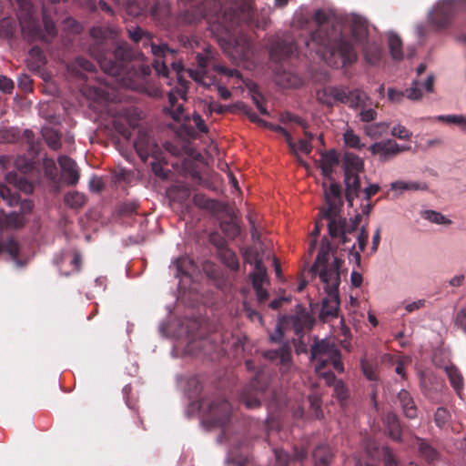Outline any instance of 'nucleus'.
<instances>
[{
  "instance_id": "obj_1",
  "label": "nucleus",
  "mask_w": 466,
  "mask_h": 466,
  "mask_svg": "<svg viewBox=\"0 0 466 466\" xmlns=\"http://www.w3.org/2000/svg\"><path fill=\"white\" fill-rule=\"evenodd\" d=\"M317 30L305 46L329 66L353 63L357 58L355 44H363L368 35L367 20L356 14L344 21L329 9H319L314 15Z\"/></svg>"
},
{
  "instance_id": "obj_2",
  "label": "nucleus",
  "mask_w": 466,
  "mask_h": 466,
  "mask_svg": "<svg viewBox=\"0 0 466 466\" xmlns=\"http://www.w3.org/2000/svg\"><path fill=\"white\" fill-rule=\"evenodd\" d=\"M220 4L216 1H208L198 6L196 10L187 12L184 21L188 24L197 23L201 18H206L210 31L218 36L228 34L230 27L236 22H254L258 27H264L268 24V13L261 19L253 10L249 0H246L238 8V11L225 12L220 15Z\"/></svg>"
},
{
  "instance_id": "obj_3",
  "label": "nucleus",
  "mask_w": 466,
  "mask_h": 466,
  "mask_svg": "<svg viewBox=\"0 0 466 466\" xmlns=\"http://www.w3.org/2000/svg\"><path fill=\"white\" fill-rule=\"evenodd\" d=\"M91 55L95 56L101 69L109 76L114 78L111 85L138 90L143 85L144 78L149 74V67H142L136 70L137 63L130 66L128 62L131 58V51L127 43L119 44L113 55L100 53L92 48Z\"/></svg>"
},
{
  "instance_id": "obj_4",
  "label": "nucleus",
  "mask_w": 466,
  "mask_h": 466,
  "mask_svg": "<svg viewBox=\"0 0 466 466\" xmlns=\"http://www.w3.org/2000/svg\"><path fill=\"white\" fill-rule=\"evenodd\" d=\"M330 251V242L328 239H322L321 248L311 268L313 274L318 275L324 284V289L327 293L326 298L323 299L319 314L323 320L337 317L339 309V259Z\"/></svg>"
},
{
  "instance_id": "obj_5",
  "label": "nucleus",
  "mask_w": 466,
  "mask_h": 466,
  "mask_svg": "<svg viewBox=\"0 0 466 466\" xmlns=\"http://www.w3.org/2000/svg\"><path fill=\"white\" fill-rule=\"evenodd\" d=\"M325 206L320 208L319 215L321 218L329 220V232L333 238L339 237L341 243L348 241L347 233L356 230L361 215L358 214L346 224V220L339 215L342 199L339 186L335 182H330L328 187L324 188Z\"/></svg>"
},
{
  "instance_id": "obj_6",
  "label": "nucleus",
  "mask_w": 466,
  "mask_h": 466,
  "mask_svg": "<svg viewBox=\"0 0 466 466\" xmlns=\"http://www.w3.org/2000/svg\"><path fill=\"white\" fill-rule=\"evenodd\" d=\"M150 49L155 56V60L152 64L154 69L156 70L158 76H162L165 78L166 84L167 86H171V75H175L177 79V86L168 91V101L173 105L174 100L177 96H181L182 99H185L187 90V82L184 80L181 76V72L183 71V66L180 62H171V70H169L167 66V55L173 54V50L169 49L166 44H151Z\"/></svg>"
},
{
  "instance_id": "obj_7",
  "label": "nucleus",
  "mask_w": 466,
  "mask_h": 466,
  "mask_svg": "<svg viewBox=\"0 0 466 466\" xmlns=\"http://www.w3.org/2000/svg\"><path fill=\"white\" fill-rule=\"evenodd\" d=\"M18 5L17 18L25 37L28 40L46 39L56 34L54 22L44 15L45 31L40 28L35 19V10L29 0H15Z\"/></svg>"
},
{
  "instance_id": "obj_8",
  "label": "nucleus",
  "mask_w": 466,
  "mask_h": 466,
  "mask_svg": "<svg viewBox=\"0 0 466 466\" xmlns=\"http://www.w3.org/2000/svg\"><path fill=\"white\" fill-rule=\"evenodd\" d=\"M311 359L316 362L317 374L322 377L327 384L334 380V374L330 371H322L323 368L331 364L338 372L344 370L343 363L340 360V352L329 339H322L312 347Z\"/></svg>"
},
{
  "instance_id": "obj_9",
  "label": "nucleus",
  "mask_w": 466,
  "mask_h": 466,
  "mask_svg": "<svg viewBox=\"0 0 466 466\" xmlns=\"http://www.w3.org/2000/svg\"><path fill=\"white\" fill-rule=\"evenodd\" d=\"M317 99L323 105L331 106L336 103L347 104L350 106H363L368 100V95L360 89L325 86L317 91Z\"/></svg>"
},
{
  "instance_id": "obj_10",
  "label": "nucleus",
  "mask_w": 466,
  "mask_h": 466,
  "mask_svg": "<svg viewBox=\"0 0 466 466\" xmlns=\"http://www.w3.org/2000/svg\"><path fill=\"white\" fill-rule=\"evenodd\" d=\"M198 407L201 423L208 428L223 426L228 420L231 413L230 404L222 399L203 400Z\"/></svg>"
},
{
  "instance_id": "obj_11",
  "label": "nucleus",
  "mask_w": 466,
  "mask_h": 466,
  "mask_svg": "<svg viewBox=\"0 0 466 466\" xmlns=\"http://www.w3.org/2000/svg\"><path fill=\"white\" fill-rule=\"evenodd\" d=\"M466 10V0H442L429 14V21L438 29L448 26L459 10Z\"/></svg>"
},
{
  "instance_id": "obj_12",
  "label": "nucleus",
  "mask_w": 466,
  "mask_h": 466,
  "mask_svg": "<svg viewBox=\"0 0 466 466\" xmlns=\"http://www.w3.org/2000/svg\"><path fill=\"white\" fill-rule=\"evenodd\" d=\"M175 269V276L179 279L178 285L182 289H186L187 279L190 280L197 271V267L193 260L188 257H182L172 262L170 267Z\"/></svg>"
},
{
  "instance_id": "obj_13",
  "label": "nucleus",
  "mask_w": 466,
  "mask_h": 466,
  "mask_svg": "<svg viewBox=\"0 0 466 466\" xmlns=\"http://www.w3.org/2000/svg\"><path fill=\"white\" fill-rule=\"evenodd\" d=\"M245 259L249 264L254 265V271L250 274L252 286L258 287L268 280L267 269L262 265V258L253 248L248 249L244 253Z\"/></svg>"
},
{
  "instance_id": "obj_14",
  "label": "nucleus",
  "mask_w": 466,
  "mask_h": 466,
  "mask_svg": "<svg viewBox=\"0 0 466 466\" xmlns=\"http://www.w3.org/2000/svg\"><path fill=\"white\" fill-rule=\"evenodd\" d=\"M425 70V64H420L417 67V78L412 81L410 87V100H419L422 96V88L427 92L433 91L434 76L432 75H429L424 81L420 79V76L424 74Z\"/></svg>"
},
{
  "instance_id": "obj_15",
  "label": "nucleus",
  "mask_w": 466,
  "mask_h": 466,
  "mask_svg": "<svg viewBox=\"0 0 466 466\" xmlns=\"http://www.w3.org/2000/svg\"><path fill=\"white\" fill-rule=\"evenodd\" d=\"M212 57L213 55L211 50L209 48L205 49L203 53H198L197 55L198 69H188L189 76L196 82H198L205 86H209L211 84V80L209 78L207 80L208 77L206 76V67L208 66Z\"/></svg>"
},
{
  "instance_id": "obj_16",
  "label": "nucleus",
  "mask_w": 466,
  "mask_h": 466,
  "mask_svg": "<svg viewBox=\"0 0 466 466\" xmlns=\"http://www.w3.org/2000/svg\"><path fill=\"white\" fill-rule=\"evenodd\" d=\"M275 130L279 132L286 138L287 143L295 155H299L300 153L309 154L311 151L312 146L310 141L313 138V135L308 130H305L304 132L305 138L300 139L298 143L293 142L290 134L285 128L278 126L275 127Z\"/></svg>"
},
{
  "instance_id": "obj_17",
  "label": "nucleus",
  "mask_w": 466,
  "mask_h": 466,
  "mask_svg": "<svg viewBox=\"0 0 466 466\" xmlns=\"http://www.w3.org/2000/svg\"><path fill=\"white\" fill-rule=\"evenodd\" d=\"M264 357L275 361L280 366V370L286 372L290 368V347L288 343L283 344L279 350H270L264 352Z\"/></svg>"
},
{
  "instance_id": "obj_18",
  "label": "nucleus",
  "mask_w": 466,
  "mask_h": 466,
  "mask_svg": "<svg viewBox=\"0 0 466 466\" xmlns=\"http://www.w3.org/2000/svg\"><path fill=\"white\" fill-rule=\"evenodd\" d=\"M297 50V44H293L289 37L277 39L269 47V56L272 60H280L284 56L292 55Z\"/></svg>"
},
{
  "instance_id": "obj_19",
  "label": "nucleus",
  "mask_w": 466,
  "mask_h": 466,
  "mask_svg": "<svg viewBox=\"0 0 466 466\" xmlns=\"http://www.w3.org/2000/svg\"><path fill=\"white\" fill-rule=\"evenodd\" d=\"M58 163L66 182L69 185H75L77 183L79 179V173L76 162L66 156H61L58 158Z\"/></svg>"
},
{
  "instance_id": "obj_20",
  "label": "nucleus",
  "mask_w": 466,
  "mask_h": 466,
  "mask_svg": "<svg viewBox=\"0 0 466 466\" xmlns=\"http://www.w3.org/2000/svg\"><path fill=\"white\" fill-rule=\"evenodd\" d=\"M402 149L392 140L378 142L370 146V151L374 155L380 156V159L387 160L396 155Z\"/></svg>"
},
{
  "instance_id": "obj_21",
  "label": "nucleus",
  "mask_w": 466,
  "mask_h": 466,
  "mask_svg": "<svg viewBox=\"0 0 466 466\" xmlns=\"http://www.w3.org/2000/svg\"><path fill=\"white\" fill-rule=\"evenodd\" d=\"M444 370L448 376V379L451 382V387L454 389L457 395L461 399H462L464 382H463V377H462L461 372L453 364L445 366Z\"/></svg>"
},
{
  "instance_id": "obj_22",
  "label": "nucleus",
  "mask_w": 466,
  "mask_h": 466,
  "mask_svg": "<svg viewBox=\"0 0 466 466\" xmlns=\"http://www.w3.org/2000/svg\"><path fill=\"white\" fill-rule=\"evenodd\" d=\"M252 49V43L243 35L235 40L231 56L240 61H245L249 58Z\"/></svg>"
},
{
  "instance_id": "obj_23",
  "label": "nucleus",
  "mask_w": 466,
  "mask_h": 466,
  "mask_svg": "<svg viewBox=\"0 0 466 466\" xmlns=\"http://www.w3.org/2000/svg\"><path fill=\"white\" fill-rule=\"evenodd\" d=\"M346 196L350 206L360 188L359 174L345 175Z\"/></svg>"
},
{
  "instance_id": "obj_24",
  "label": "nucleus",
  "mask_w": 466,
  "mask_h": 466,
  "mask_svg": "<svg viewBox=\"0 0 466 466\" xmlns=\"http://www.w3.org/2000/svg\"><path fill=\"white\" fill-rule=\"evenodd\" d=\"M276 82L284 88L299 87L302 85V79L298 75L288 71L278 74Z\"/></svg>"
},
{
  "instance_id": "obj_25",
  "label": "nucleus",
  "mask_w": 466,
  "mask_h": 466,
  "mask_svg": "<svg viewBox=\"0 0 466 466\" xmlns=\"http://www.w3.org/2000/svg\"><path fill=\"white\" fill-rule=\"evenodd\" d=\"M344 169L345 175L360 174L363 169V161L360 157L347 153L344 157Z\"/></svg>"
},
{
  "instance_id": "obj_26",
  "label": "nucleus",
  "mask_w": 466,
  "mask_h": 466,
  "mask_svg": "<svg viewBox=\"0 0 466 466\" xmlns=\"http://www.w3.org/2000/svg\"><path fill=\"white\" fill-rule=\"evenodd\" d=\"M338 164V157L335 151H329L321 154L319 165L322 174L326 177H330L333 167Z\"/></svg>"
},
{
  "instance_id": "obj_27",
  "label": "nucleus",
  "mask_w": 466,
  "mask_h": 466,
  "mask_svg": "<svg viewBox=\"0 0 466 466\" xmlns=\"http://www.w3.org/2000/svg\"><path fill=\"white\" fill-rule=\"evenodd\" d=\"M414 445L417 446L420 455L427 461L431 462L438 459L439 452L424 440L414 437Z\"/></svg>"
},
{
  "instance_id": "obj_28",
  "label": "nucleus",
  "mask_w": 466,
  "mask_h": 466,
  "mask_svg": "<svg viewBox=\"0 0 466 466\" xmlns=\"http://www.w3.org/2000/svg\"><path fill=\"white\" fill-rule=\"evenodd\" d=\"M5 181L25 193H31L33 191L32 184L25 178L18 176L16 172H8L5 175Z\"/></svg>"
},
{
  "instance_id": "obj_29",
  "label": "nucleus",
  "mask_w": 466,
  "mask_h": 466,
  "mask_svg": "<svg viewBox=\"0 0 466 466\" xmlns=\"http://www.w3.org/2000/svg\"><path fill=\"white\" fill-rule=\"evenodd\" d=\"M316 466H328L331 462L332 453L328 446H319L313 452Z\"/></svg>"
},
{
  "instance_id": "obj_30",
  "label": "nucleus",
  "mask_w": 466,
  "mask_h": 466,
  "mask_svg": "<svg viewBox=\"0 0 466 466\" xmlns=\"http://www.w3.org/2000/svg\"><path fill=\"white\" fill-rule=\"evenodd\" d=\"M451 415L450 411L444 407H439L433 415V421L435 425L441 430H446L450 426Z\"/></svg>"
},
{
  "instance_id": "obj_31",
  "label": "nucleus",
  "mask_w": 466,
  "mask_h": 466,
  "mask_svg": "<svg viewBox=\"0 0 466 466\" xmlns=\"http://www.w3.org/2000/svg\"><path fill=\"white\" fill-rule=\"evenodd\" d=\"M385 424L389 435L395 441H400L401 436L400 427L395 414L389 413L385 417Z\"/></svg>"
},
{
  "instance_id": "obj_32",
  "label": "nucleus",
  "mask_w": 466,
  "mask_h": 466,
  "mask_svg": "<svg viewBox=\"0 0 466 466\" xmlns=\"http://www.w3.org/2000/svg\"><path fill=\"white\" fill-rule=\"evenodd\" d=\"M388 42L390 54L395 60H400L403 57V53L401 50V41L400 37L393 33H390L388 35Z\"/></svg>"
},
{
  "instance_id": "obj_33",
  "label": "nucleus",
  "mask_w": 466,
  "mask_h": 466,
  "mask_svg": "<svg viewBox=\"0 0 466 466\" xmlns=\"http://www.w3.org/2000/svg\"><path fill=\"white\" fill-rule=\"evenodd\" d=\"M91 36L96 40H108V39H114L116 32L109 27H93L90 31Z\"/></svg>"
},
{
  "instance_id": "obj_34",
  "label": "nucleus",
  "mask_w": 466,
  "mask_h": 466,
  "mask_svg": "<svg viewBox=\"0 0 466 466\" xmlns=\"http://www.w3.org/2000/svg\"><path fill=\"white\" fill-rule=\"evenodd\" d=\"M151 14L158 19L167 16L169 15L167 0H156L155 5L151 8Z\"/></svg>"
},
{
  "instance_id": "obj_35",
  "label": "nucleus",
  "mask_w": 466,
  "mask_h": 466,
  "mask_svg": "<svg viewBox=\"0 0 466 466\" xmlns=\"http://www.w3.org/2000/svg\"><path fill=\"white\" fill-rule=\"evenodd\" d=\"M220 227L228 238H233L240 233V228L233 218L227 222H221Z\"/></svg>"
},
{
  "instance_id": "obj_36",
  "label": "nucleus",
  "mask_w": 466,
  "mask_h": 466,
  "mask_svg": "<svg viewBox=\"0 0 466 466\" xmlns=\"http://www.w3.org/2000/svg\"><path fill=\"white\" fill-rule=\"evenodd\" d=\"M437 119L441 122H445L447 124H455L457 126L461 127L463 131H466V118L461 115H447V116H439Z\"/></svg>"
},
{
  "instance_id": "obj_37",
  "label": "nucleus",
  "mask_w": 466,
  "mask_h": 466,
  "mask_svg": "<svg viewBox=\"0 0 466 466\" xmlns=\"http://www.w3.org/2000/svg\"><path fill=\"white\" fill-rule=\"evenodd\" d=\"M65 202L67 206L76 208L85 203V196L79 192H70L65 196Z\"/></svg>"
},
{
  "instance_id": "obj_38",
  "label": "nucleus",
  "mask_w": 466,
  "mask_h": 466,
  "mask_svg": "<svg viewBox=\"0 0 466 466\" xmlns=\"http://www.w3.org/2000/svg\"><path fill=\"white\" fill-rule=\"evenodd\" d=\"M345 144L352 148H361L364 145L360 143V137L352 129H347L344 134Z\"/></svg>"
},
{
  "instance_id": "obj_39",
  "label": "nucleus",
  "mask_w": 466,
  "mask_h": 466,
  "mask_svg": "<svg viewBox=\"0 0 466 466\" xmlns=\"http://www.w3.org/2000/svg\"><path fill=\"white\" fill-rule=\"evenodd\" d=\"M178 98H182L181 96H177L175 100L173 105L169 102V106H167L165 108V111L171 116V117L176 121H180L183 118H185L184 116V109L181 106H176V103Z\"/></svg>"
},
{
  "instance_id": "obj_40",
  "label": "nucleus",
  "mask_w": 466,
  "mask_h": 466,
  "mask_svg": "<svg viewBox=\"0 0 466 466\" xmlns=\"http://www.w3.org/2000/svg\"><path fill=\"white\" fill-rule=\"evenodd\" d=\"M364 52L365 58L368 63L370 65H376L379 62L380 57V48L378 46L373 45L371 46H366L364 48Z\"/></svg>"
},
{
  "instance_id": "obj_41",
  "label": "nucleus",
  "mask_w": 466,
  "mask_h": 466,
  "mask_svg": "<svg viewBox=\"0 0 466 466\" xmlns=\"http://www.w3.org/2000/svg\"><path fill=\"white\" fill-rule=\"evenodd\" d=\"M423 218L436 224H450L451 220L446 218L441 213L434 210H425L422 214Z\"/></svg>"
},
{
  "instance_id": "obj_42",
  "label": "nucleus",
  "mask_w": 466,
  "mask_h": 466,
  "mask_svg": "<svg viewBox=\"0 0 466 466\" xmlns=\"http://www.w3.org/2000/svg\"><path fill=\"white\" fill-rule=\"evenodd\" d=\"M43 137H44L45 140L46 141L47 145L51 148H53V149L59 148L60 141H59V137L56 132H55L49 128H45L43 130Z\"/></svg>"
},
{
  "instance_id": "obj_43",
  "label": "nucleus",
  "mask_w": 466,
  "mask_h": 466,
  "mask_svg": "<svg viewBox=\"0 0 466 466\" xmlns=\"http://www.w3.org/2000/svg\"><path fill=\"white\" fill-rule=\"evenodd\" d=\"M0 198L6 201V204L10 207L18 203V195L15 193L12 194L9 188L3 184H0Z\"/></svg>"
},
{
  "instance_id": "obj_44",
  "label": "nucleus",
  "mask_w": 466,
  "mask_h": 466,
  "mask_svg": "<svg viewBox=\"0 0 466 466\" xmlns=\"http://www.w3.org/2000/svg\"><path fill=\"white\" fill-rule=\"evenodd\" d=\"M15 28L16 24L12 18H4L0 21V33L5 36H11Z\"/></svg>"
},
{
  "instance_id": "obj_45",
  "label": "nucleus",
  "mask_w": 466,
  "mask_h": 466,
  "mask_svg": "<svg viewBox=\"0 0 466 466\" xmlns=\"http://www.w3.org/2000/svg\"><path fill=\"white\" fill-rule=\"evenodd\" d=\"M222 259L224 263L233 270H237L238 268V261L236 258V255L230 250H224L221 254Z\"/></svg>"
},
{
  "instance_id": "obj_46",
  "label": "nucleus",
  "mask_w": 466,
  "mask_h": 466,
  "mask_svg": "<svg viewBox=\"0 0 466 466\" xmlns=\"http://www.w3.org/2000/svg\"><path fill=\"white\" fill-rule=\"evenodd\" d=\"M5 222L8 226L19 228L24 224V216L16 211L11 212L5 217Z\"/></svg>"
},
{
  "instance_id": "obj_47",
  "label": "nucleus",
  "mask_w": 466,
  "mask_h": 466,
  "mask_svg": "<svg viewBox=\"0 0 466 466\" xmlns=\"http://www.w3.org/2000/svg\"><path fill=\"white\" fill-rule=\"evenodd\" d=\"M389 129L387 123H380L376 125H370L366 127V132L369 136H380L385 133Z\"/></svg>"
},
{
  "instance_id": "obj_48",
  "label": "nucleus",
  "mask_w": 466,
  "mask_h": 466,
  "mask_svg": "<svg viewBox=\"0 0 466 466\" xmlns=\"http://www.w3.org/2000/svg\"><path fill=\"white\" fill-rule=\"evenodd\" d=\"M334 383V392L339 400H344L348 397V390L341 380H336L334 379L329 385Z\"/></svg>"
},
{
  "instance_id": "obj_49",
  "label": "nucleus",
  "mask_w": 466,
  "mask_h": 466,
  "mask_svg": "<svg viewBox=\"0 0 466 466\" xmlns=\"http://www.w3.org/2000/svg\"><path fill=\"white\" fill-rule=\"evenodd\" d=\"M369 100H370V97L368 96V100L366 101V103H368ZM366 106H367V104H365L363 106H360L361 108V111L360 114V119L364 122H370L376 118L377 112L374 108H365Z\"/></svg>"
},
{
  "instance_id": "obj_50",
  "label": "nucleus",
  "mask_w": 466,
  "mask_h": 466,
  "mask_svg": "<svg viewBox=\"0 0 466 466\" xmlns=\"http://www.w3.org/2000/svg\"><path fill=\"white\" fill-rule=\"evenodd\" d=\"M213 67H214V70L217 71L218 73L225 75L228 77H235L238 79L241 78V74L237 69H234V68L228 69L220 65H215Z\"/></svg>"
},
{
  "instance_id": "obj_51",
  "label": "nucleus",
  "mask_w": 466,
  "mask_h": 466,
  "mask_svg": "<svg viewBox=\"0 0 466 466\" xmlns=\"http://www.w3.org/2000/svg\"><path fill=\"white\" fill-rule=\"evenodd\" d=\"M144 6L137 3V0H129L127 5V12L133 16H137L142 13Z\"/></svg>"
},
{
  "instance_id": "obj_52",
  "label": "nucleus",
  "mask_w": 466,
  "mask_h": 466,
  "mask_svg": "<svg viewBox=\"0 0 466 466\" xmlns=\"http://www.w3.org/2000/svg\"><path fill=\"white\" fill-rule=\"evenodd\" d=\"M191 118L198 131L208 133V128L199 114L194 113Z\"/></svg>"
},
{
  "instance_id": "obj_53",
  "label": "nucleus",
  "mask_w": 466,
  "mask_h": 466,
  "mask_svg": "<svg viewBox=\"0 0 466 466\" xmlns=\"http://www.w3.org/2000/svg\"><path fill=\"white\" fill-rule=\"evenodd\" d=\"M455 325L466 332V309H461L457 312Z\"/></svg>"
},
{
  "instance_id": "obj_54",
  "label": "nucleus",
  "mask_w": 466,
  "mask_h": 466,
  "mask_svg": "<svg viewBox=\"0 0 466 466\" xmlns=\"http://www.w3.org/2000/svg\"><path fill=\"white\" fill-rule=\"evenodd\" d=\"M368 238H369V235L367 233V231L365 230V228L362 227L358 237H357V241H358V246H359L360 251H363L365 249V247L368 242Z\"/></svg>"
},
{
  "instance_id": "obj_55",
  "label": "nucleus",
  "mask_w": 466,
  "mask_h": 466,
  "mask_svg": "<svg viewBox=\"0 0 466 466\" xmlns=\"http://www.w3.org/2000/svg\"><path fill=\"white\" fill-rule=\"evenodd\" d=\"M13 81L5 76H0V90L5 93H10L13 90Z\"/></svg>"
},
{
  "instance_id": "obj_56",
  "label": "nucleus",
  "mask_w": 466,
  "mask_h": 466,
  "mask_svg": "<svg viewBox=\"0 0 466 466\" xmlns=\"http://www.w3.org/2000/svg\"><path fill=\"white\" fill-rule=\"evenodd\" d=\"M15 138V133L11 129L2 128L0 129V143H9Z\"/></svg>"
},
{
  "instance_id": "obj_57",
  "label": "nucleus",
  "mask_w": 466,
  "mask_h": 466,
  "mask_svg": "<svg viewBox=\"0 0 466 466\" xmlns=\"http://www.w3.org/2000/svg\"><path fill=\"white\" fill-rule=\"evenodd\" d=\"M18 86L25 92L31 90V79L26 75H21L17 79Z\"/></svg>"
},
{
  "instance_id": "obj_58",
  "label": "nucleus",
  "mask_w": 466,
  "mask_h": 466,
  "mask_svg": "<svg viewBox=\"0 0 466 466\" xmlns=\"http://www.w3.org/2000/svg\"><path fill=\"white\" fill-rule=\"evenodd\" d=\"M44 167L47 176L50 177H54L56 176V164L53 159L46 158L44 160Z\"/></svg>"
},
{
  "instance_id": "obj_59",
  "label": "nucleus",
  "mask_w": 466,
  "mask_h": 466,
  "mask_svg": "<svg viewBox=\"0 0 466 466\" xmlns=\"http://www.w3.org/2000/svg\"><path fill=\"white\" fill-rule=\"evenodd\" d=\"M388 97H389L390 101H391L393 103H398L403 99L404 93L401 91L393 89V88H390L388 90Z\"/></svg>"
},
{
  "instance_id": "obj_60",
  "label": "nucleus",
  "mask_w": 466,
  "mask_h": 466,
  "mask_svg": "<svg viewBox=\"0 0 466 466\" xmlns=\"http://www.w3.org/2000/svg\"><path fill=\"white\" fill-rule=\"evenodd\" d=\"M5 248L12 256H16L19 250L18 244L14 239H8L5 244Z\"/></svg>"
},
{
  "instance_id": "obj_61",
  "label": "nucleus",
  "mask_w": 466,
  "mask_h": 466,
  "mask_svg": "<svg viewBox=\"0 0 466 466\" xmlns=\"http://www.w3.org/2000/svg\"><path fill=\"white\" fill-rule=\"evenodd\" d=\"M275 455H276V459H277V461L279 462V466L288 465L289 457L284 451L276 450Z\"/></svg>"
},
{
  "instance_id": "obj_62",
  "label": "nucleus",
  "mask_w": 466,
  "mask_h": 466,
  "mask_svg": "<svg viewBox=\"0 0 466 466\" xmlns=\"http://www.w3.org/2000/svg\"><path fill=\"white\" fill-rule=\"evenodd\" d=\"M391 134L394 137L405 138L407 137V130L404 126L396 125L392 127Z\"/></svg>"
},
{
  "instance_id": "obj_63",
  "label": "nucleus",
  "mask_w": 466,
  "mask_h": 466,
  "mask_svg": "<svg viewBox=\"0 0 466 466\" xmlns=\"http://www.w3.org/2000/svg\"><path fill=\"white\" fill-rule=\"evenodd\" d=\"M17 204H19V206H20L19 213H21L22 215L30 212L33 208V203L28 199L20 201V199L18 198Z\"/></svg>"
},
{
  "instance_id": "obj_64",
  "label": "nucleus",
  "mask_w": 466,
  "mask_h": 466,
  "mask_svg": "<svg viewBox=\"0 0 466 466\" xmlns=\"http://www.w3.org/2000/svg\"><path fill=\"white\" fill-rule=\"evenodd\" d=\"M309 17V14L307 13L305 15L303 14V10L300 9L297 11L294 15V20L297 24L302 25L303 24L307 23Z\"/></svg>"
}]
</instances>
